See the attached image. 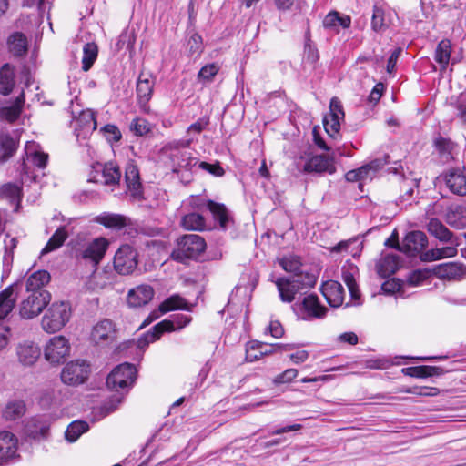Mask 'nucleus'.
Returning <instances> with one entry per match:
<instances>
[{"instance_id":"72a5a7b5","label":"nucleus","mask_w":466,"mask_h":466,"mask_svg":"<svg viewBox=\"0 0 466 466\" xmlns=\"http://www.w3.org/2000/svg\"><path fill=\"white\" fill-rule=\"evenodd\" d=\"M9 51L16 56H22L27 52V39L22 33L12 34L7 41Z\"/></svg>"},{"instance_id":"473e14b6","label":"nucleus","mask_w":466,"mask_h":466,"mask_svg":"<svg viewBox=\"0 0 466 466\" xmlns=\"http://www.w3.org/2000/svg\"><path fill=\"white\" fill-rule=\"evenodd\" d=\"M75 129L81 130L86 134L95 131L96 129V121L94 112L91 110L82 111L75 120Z\"/></svg>"},{"instance_id":"f704fd0d","label":"nucleus","mask_w":466,"mask_h":466,"mask_svg":"<svg viewBox=\"0 0 466 466\" xmlns=\"http://www.w3.org/2000/svg\"><path fill=\"white\" fill-rule=\"evenodd\" d=\"M50 280V275L46 270H38L31 274L26 280V290L33 292L43 291L42 288Z\"/></svg>"},{"instance_id":"864d4df0","label":"nucleus","mask_w":466,"mask_h":466,"mask_svg":"<svg viewBox=\"0 0 466 466\" xmlns=\"http://www.w3.org/2000/svg\"><path fill=\"white\" fill-rule=\"evenodd\" d=\"M187 48L190 56H199L203 51L202 37L198 34H193L187 41Z\"/></svg>"},{"instance_id":"f03ea898","label":"nucleus","mask_w":466,"mask_h":466,"mask_svg":"<svg viewBox=\"0 0 466 466\" xmlns=\"http://www.w3.org/2000/svg\"><path fill=\"white\" fill-rule=\"evenodd\" d=\"M206 249V242L202 237L196 234H187L179 238L171 258L178 262L197 259Z\"/></svg>"},{"instance_id":"774afa93","label":"nucleus","mask_w":466,"mask_h":466,"mask_svg":"<svg viewBox=\"0 0 466 466\" xmlns=\"http://www.w3.org/2000/svg\"><path fill=\"white\" fill-rule=\"evenodd\" d=\"M198 163L197 158L183 155L181 160L177 163V167L174 168V172H178L180 168L191 169L196 165H198Z\"/></svg>"},{"instance_id":"20e7f679","label":"nucleus","mask_w":466,"mask_h":466,"mask_svg":"<svg viewBox=\"0 0 466 466\" xmlns=\"http://www.w3.org/2000/svg\"><path fill=\"white\" fill-rule=\"evenodd\" d=\"M137 379V370L133 364L125 362L117 365L107 376L106 386L119 392L123 390L127 392L135 383Z\"/></svg>"},{"instance_id":"4c0bfd02","label":"nucleus","mask_w":466,"mask_h":466,"mask_svg":"<svg viewBox=\"0 0 466 466\" xmlns=\"http://www.w3.org/2000/svg\"><path fill=\"white\" fill-rule=\"evenodd\" d=\"M0 149L2 155L0 161L5 162L11 157L17 149V141L7 133L0 134Z\"/></svg>"},{"instance_id":"e2e57ef3","label":"nucleus","mask_w":466,"mask_h":466,"mask_svg":"<svg viewBox=\"0 0 466 466\" xmlns=\"http://www.w3.org/2000/svg\"><path fill=\"white\" fill-rule=\"evenodd\" d=\"M198 167L208 171L215 177H222L225 174V171L219 163L209 164L208 162L201 161L198 163Z\"/></svg>"},{"instance_id":"e433bc0d","label":"nucleus","mask_w":466,"mask_h":466,"mask_svg":"<svg viewBox=\"0 0 466 466\" xmlns=\"http://www.w3.org/2000/svg\"><path fill=\"white\" fill-rule=\"evenodd\" d=\"M451 52V44L448 39L441 40L435 50V61L441 66V70H445L450 59Z\"/></svg>"},{"instance_id":"bf43d9fd","label":"nucleus","mask_w":466,"mask_h":466,"mask_svg":"<svg viewBox=\"0 0 466 466\" xmlns=\"http://www.w3.org/2000/svg\"><path fill=\"white\" fill-rule=\"evenodd\" d=\"M431 276V270L424 268V269H417L412 271L409 278L408 281L411 286H418L420 285L423 280L427 279Z\"/></svg>"},{"instance_id":"603ef678","label":"nucleus","mask_w":466,"mask_h":466,"mask_svg":"<svg viewBox=\"0 0 466 466\" xmlns=\"http://www.w3.org/2000/svg\"><path fill=\"white\" fill-rule=\"evenodd\" d=\"M279 265L287 272L297 273L300 269V260L299 257L289 256L279 260Z\"/></svg>"},{"instance_id":"b1692460","label":"nucleus","mask_w":466,"mask_h":466,"mask_svg":"<svg viewBox=\"0 0 466 466\" xmlns=\"http://www.w3.org/2000/svg\"><path fill=\"white\" fill-rule=\"evenodd\" d=\"M25 159L34 166L44 168L46 166L48 156L41 151L40 146L34 141H28L25 147Z\"/></svg>"},{"instance_id":"a19ab883","label":"nucleus","mask_w":466,"mask_h":466,"mask_svg":"<svg viewBox=\"0 0 466 466\" xmlns=\"http://www.w3.org/2000/svg\"><path fill=\"white\" fill-rule=\"evenodd\" d=\"M181 226L187 230L201 231L205 228V218L198 213H189L181 218Z\"/></svg>"},{"instance_id":"a878e982","label":"nucleus","mask_w":466,"mask_h":466,"mask_svg":"<svg viewBox=\"0 0 466 466\" xmlns=\"http://www.w3.org/2000/svg\"><path fill=\"white\" fill-rule=\"evenodd\" d=\"M97 175L94 176L89 180H95L96 182H101L105 185H114L119 182L121 177V173L117 166L113 163L106 164L101 169V174L99 175V171H96Z\"/></svg>"},{"instance_id":"4468645a","label":"nucleus","mask_w":466,"mask_h":466,"mask_svg":"<svg viewBox=\"0 0 466 466\" xmlns=\"http://www.w3.org/2000/svg\"><path fill=\"white\" fill-rule=\"evenodd\" d=\"M154 289L147 284L138 285L131 289L127 296V303L131 308H138L147 305L152 300Z\"/></svg>"},{"instance_id":"a211bd4d","label":"nucleus","mask_w":466,"mask_h":466,"mask_svg":"<svg viewBox=\"0 0 466 466\" xmlns=\"http://www.w3.org/2000/svg\"><path fill=\"white\" fill-rule=\"evenodd\" d=\"M320 290L331 307L337 308L342 305L344 301V289L340 283L335 280H328L322 284Z\"/></svg>"},{"instance_id":"cd10ccee","label":"nucleus","mask_w":466,"mask_h":466,"mask_svg":"<svg viewBox=\"0 0 466 466\" xmlns=\"http://www.w3.org/2000/svg\"><path fill=\"white\" fill-rule=\"evenodd\" d=\"M401 372L405 376L424 379L428 377L441 376L444 373V370L437 366H413L403 368Z\"/></svg>"},{"instance_id":"f3484780","label":"nucleus","mask_w":466,"mask_h":466,"mask_svg":"<svg viewBox=\"0 0 466 466\" xmlns=\"http://www.w3.org/2000/svg\"><path fill=\"white\" fill-rule=\"evenodd\" d=\"M154 88V80L149 74L141 73L137 82V96L140 107L147 109V103L151 99Z\"/></svg>"},{"instance_id":"bb28decb","label":"nucleus","mask_w":466,"mask_h":466,"mask_svg":"<svg viewBox=\"0 0 466 466\" xmlns=\"http://www.w3.org/2000/svg\"><path fill=\"white\" fill-rule=\"evenodd\" d=\"M15 285H10L0 292V319H5L15 308L17 293Z\"/></svg>"},{"instance_id":"ea45409f","label":"nucleus","mask_w":466,"mask_h":466,"mask_svg":"<svg viewBox=\"0 0 466 466\" xmlns=\"http://www.w3.org/2000/svg\"><path fill=\"white\" fill-rule=\"evenodd\" d=\"M176 309H189L186 299L179 295H173L159 305L160 313H167Z\"/></svg>"},{"instance_id":"412c9836","label":"nucleus","mask_w":466,"mask_h":466,"mask_svg":"<svg viewBox=\"0 0 466 466\" xmlns=\"http://www.w3.org/2000/svg\"><path fill=\"white\" fill-rule=\"evenodd\" d=\"M298 280H292L291 278H279L275 281L279 298L283 302L290 303L294 300L299 290Z\"/></svg>"},{"instance_id":"13d9d810","label":"nucleus","mask_w":466,"mask_h":466,"mask_svg":"<svg viewBox=\"0 0 466 466\" xmlns=\"http://www.w3.org/2000/svg\"><path fill=\"white\" fill-rule=\"evenodd\" d=\"M318 49L311 45L310 39L307 38L304 47V61L313 65L319 60Z\"/></svg>"},{"instance_id":"0e129e2a","label":"nucleus","mask_w":466,"mask_h":466,"mask_svg":"<svg viewBox=\"0 0 466 466\" xmlns=\"http://www.w3.org/2000/svg\"><path fill=\"white\" fill-rule=\"evenodd\" d=\"M102 131L104 132L106 139L110 142L114 141H119L121 138V132L115 125H106Z\"/></svg>"},{"instance_id":"a18cd8bd","label":"nucleus","mask_w":466,"mask_h":466,"mask_svg":"<svg viewBox=\"0 0 466 466\" xmlns=\"http://www.w3.org/2000/svg\"><path fill=\"white\" fill-rule=\"evenodd\" d=\"M0 197L9 200L11 203L19 202L21 198V187L16 184L7 183L1 187Z\"/></svg>"},{"instance_id":"4d7b16f0","label":"nucleus","mask_w":466,"mask_h":466,"mask_svg":"<svg viewBox=\"0 0 466 466\" xmlns=\"http://www.w3.org/2000/svg\"><path fill=\"white\" fill-rule=\"evenodd\" d=\"M342 119L340 118H335V117H332L331 116H326L324 117V127H325V130L326 132L330 136V137H334L336 136L339 131V128H340V121Z\"/></svg>"},{"instance_id":"423d86ee","label":"nucleus","mask_w":466,"mask_h":466,"mask_svg":"<svg viewBox=\"0 0 466 466\" xmlns=\"http://www.w3.org/2000/svg\"><path fill=\"white\" fill-rule=\"evenodd\" d=\"M90 373L89 364L85 360H74L68 362L60 374L63 383L69 386H78L83 384Z\"/></svg>"},{"instance_id":"2eb2a0df","label":"nucleus","mask_w":466,"mask_h":466,"mask_svg":"<svg viewBox=\"0 0 466 466\" xmlns=\"http://www.w3.org/2000/svg\"><path fill=\"white\" fill-rule=\"evenodd\" d=\"M18 440L7 431H0V464L6 463L17 456Z\"/></svg>"},{"instance_id":"7c9ffc66","label":"nucleus","mask_w":466,"mask_h":466,"mask_svg":"<svg viewBox=\"0 0 466 466\" xmlns=\"http://www.w3.org/2000/svg\"><path fill=\"white\" fill-rule=\"evenodd\" d=\"M95 221L110 229H121L127 225V218L114 213H103L96 217Z\"/></svg>"},{"instance_id":"ddd939ff","label":"nucleus","mask_w":466,"mask_h":466,"mask_svg":"<svg viewBox=\"0 0 466 466\" xmlns=\"http://www.w3.org/2000/svg\"><path fill=\"white\" fill-rule=\"evenodd\" d=\"M428 245V238L426 234L420 230L409 232L402 240V252L415 256L420 253Z\"/></svg>"},{"instance_id":"39448f33","label":"nucleus","mask_w":466,"mask_h":466,"mask_svg":"<svg viewBox=\"0 0 466 466\" xmlns=\"http://www.w3.org/2000/svg\"><path fill=\"white\" fill-rule=\"evenodd\" d=\"M51 300L47 290L33 292L22 300L19 314L23 319H31L38 316Z\"/></svg>"},{"instance_id":"6e6552de","label":"nucleus","mask_w":466,"mask_h":466,"mask_svg":"<svg viewBox=\"0 0 466 466\" xmlns=\"http://www.w3.org/2000/svg\"><path fill=\"white\" fill-rule=\"evenodd\" d=\"M70 352V344L64 336H55L46 343L44 350L45 359L51 364L62 363Z\"/></svg>"},{"instance_id":"3c124183","label":"nucleus","mask_w":466,"mask_h":466,"mask_svg":"<svg viewBox=\"0 0 466 466\" xmlns=\"http://www.w3.org/2000/svg\"><path fill=\"white\" fill-rule=\"evenodd\" d=\"M130 130L137 136H144L151 131V125L142 117H136L130 123Z\"/></svg>"},{"instance_id":"aec40b11","label":"nucleus","mask_w":466,"mask_h":466,"mask_svg":"<svg viewBox=\"0 0 466 466\" xmlns=\"http://www.w3.org/2000/svg\"><path fill=\"white\" fill-rule=\"evenodd\" d=\"M428 232L442 243L458 242L453 233L438 218H431L427 224Z\"/></svg>"},{"instance_id":"052dcab7","label":"nucleus","mask_w":466,"mask_h":466,"mask_svg":"<svg viewBox=\"0 0 466 466\" xmlns=\"http://www.w3.org/2000/svg\"><path fill=\"white\" fill-rule=\"evenodd\" d=\"M298 376L296 369H287L281 374L273 379V383L276 385L289 383Z\"/></svg>"},{"instance_id":"4be33fe9","label":"nucleus","mask_w":466,"mask_h":466,"mask_svg":"<svg viewBox=\"0 0 466 466\" xmlns=\"http://www.w3.org/2000/svg\"><path fill=\"white\" fill-rule=\"evenodd\" d=\"M450 246L432 248L420 255V258L425 262H431L440 260L442 258H453L457 255V247L460 245L459 242L449 243Z\"/></svg>"},{"instance_id":"5701e85b","label":"nucleus","mask_w":466,"mask_h":466,"mask_svg":"<svg viewBox=\"0 0 466 466\" xmlns=\"http://www.w3.org/2000/svg\"><path fill=\"white\" fill-rule=\"evenodd\" d=\"M446 222L452 228L461 229L466 228V206L451 205L445 215Z\"/></svg>"},{"instance_id":"c9c22d12","label":"nucleus","mask_w":466,"mask_h":466,"mask_svg":"<svg viewBox=\"0 0 466 466\" xmlns=\"http://www.w3.org/2000/svg\"><path fill=\"white\" fill-rule=\"evenodd\" d=\"M24 102V95L22 94L15 99L13 104L10 106H3L0 109V117L8 122L15 121L22 112Z\"/></svg>"},{"instance_id":"f8f14e48","label":"nucleus","mask_w":466,"mask_h":466,"mask_svg":"<svg viewBox=\"0 0 466 466\" xmlns=\"http://www.w3.org/2000/svg\"><path fill=\"white\" fill-rule=\"evenodd\" d=\"M115 324L110 319H103L93 327L90 339L96 345H107L115 340Z\"/></svg>"},{"instance_id":"c756f323","label":"nucleus","mask_w":466,"mask_h":466,"mask_svg":"<svg viewBox=\"0 0 466 466\" xmlns=\"http://www.w3.org/2000/svg\"><path fill=\"white\" fill-rule=\"evenodd\" d=\"M302 307L310 318L321 319L327 313V308L319 303L318 297L314 294L303 299Z\"/></svg>"},{"instance_id":"6e6d98bb","label":"nucleus","mask_w":466,"mask_h":466,"mask_svg":"<svg viewBox=\"0 0 466 466\" xmlns=\"http://www.w3.org/2000/svg\"><path fill=\"white\" fill-rule=\"evenodd\" d=\"M417 187L418 185L414 180L403 179L401 187L402 189L405 190V193L403 195H400L399 198L400 203H410L414 193V188Z\"/></svg>"},{"instance_id":"1a4fd4ad","label":"nucleus","mask_w":466,"mask_h":466,"mask_svg":"<svg viewBox=\"0 0 466 466\" xmlns=\"http://www.w3.org/2000/svg\"><path fill=\"white\" fill-rule=\"evenodd\" d=\"M303 157L296 160V167L299 171L305 173H323L329 172L332 174L335 172V167L332 160L324 155H318L310 157L302 165Z\"/></svg>"},{"instance_id":"58836bf2","label":"nucleus","mask_w":466,"mask_h":466,"mask_svg":"<svg viewBox=\"0 0 466 466\" xmlns=\"http://www.w3.org/2000/svg\"><path fill=\"white\" fill-rule=\"evenodd\" d=\"M208 208L212 213L214 218L219 223L220 228L226 229L229 221L226 207L222 204L216 203L213 200H208Z\"/></svg>"},{"instance_id":"de8ad7c7","label":"nucleus","mask_w":466,"mask_h":466,"mask_svg":"<svg viewBox=\"0 0 466 466\" xmlns=\"http://www.w3.org/2000/svg\"><path fill=\"white\" fill-rule=\"evenodd\" d=\"M371 26L376 32H382L388 27V23L385 19V13L382 8L374 6Z\"/></svg>"},{"instance_id":"9d476101","label":"nucleus","mask_w":466,"mask_h":466,"mask_svg":"<svg viewBox=\"0 0 466 466\" xmlns=\"http://www.w3.org/2000/svg\"><path fill=\"white\" fill-rule=\"evenodd\" d=\"M453 194L466 196V174L460 168H451L439 177Z\"/></svg>"},{"instance_id":"393cba45","label":"nucleus","mask_w":466,"mask_h":466,"mask_svg":"<svg viewBox=\"0 0 466 466\" xmlns=\"http://www.w3.org/2000/svg\"><path fill=\"white\" fill-rule=\"evenodd\" d=\"M400 267V257L395 254L383 256L376 264L378 274L382 278L394 274Z\"/></svg>"},{"instance_id":"338daca9","label":"nucleus","mask_w":466,"mask_h":466,"mask_svg":"<svg viewBox=\"0 0 466 466\" xmlns=\"http://www.w3.org/2000/svg\"><path fill=\"white\" fill-rule=\"evenodd\" d=\"M124 394H117L114 398L104 403L102 410H105L106 415L116 410L118 405L122 402Z\"/></svg>"},{"instance_id":"f257e3e1","label":"nucleus","mask_w":466,"mask_h":466,"mask_svg":"<svg viewBox=\"0 0 466 466\" xmlns=\"http://www.w3.org/2000/svg\"><path fill=\"white\" fill-rule=\"evenodd\" d=\"M108 247L109 241L103 237L78 243L74 249L75 258L77 261H84L86 264H90L92 268H96L104 258Z\"/></svg>"},{"instance_id":"6ab92c4d","label":"nucleus","mask_w":466,"mask_h":466,"mask_svg":"<svg viewBox=\"0 0 466 466\" xmlns=\"http://www.w3.org/2000/svg\"><path fill=\"white\" fill-rule=\"evenodd\" d=\"M18 360L24 366L34 365L41 355L40 348L32 341H24L16 348Z\"/></svg>"},{"instance_id":"0eeeda50","label":"nucleus","mask_w":466,"mask_h":466,"mask_svg":"<svg viewBox=\"0 0 466 466\" xmlns=\"http://www.w3.org/2000/svg\"><path fill=\"white\" fill-rule=\"evenodd\" d=\"M137 267V252L130 245H122L115 254L114 268L120 275H129Z\"/></svg>"},{"instance_id":"dca6fc26","label":"nucleus","mask_w":466,"mask_h":466,"mask_svg":"<svg viewBox=\"0 0 466 466\" xmlns=\"http://www.w3.org/2000/svg\"><path fill=\"white\" fill-rule=\"evenodd\" d=\"M125 179L127 184V194H128L134 200L143 199L142 185L137 166L132 163L127 166Z\"/></svg>"},{"instance_id":"69168bd1","label":"nucleus","mask_w":466,"mask_h":466,"mask_svg":"<svg viewBox=\"0 0 466 466\" xmlns=\"http://www.w3.org/2000/svg\"><path fill=\"white\" fill-rule=\"evenodd\" d=\"M434 145L441 154H446L447 157L451 154L453 147V144L450 140L441 137L435 139Z\"/></svg>"},{"instance_id":"09e8293b","label":"nucleus","mask_w":466,"mask_h":466,"mask_svg":"<svg viewBox=\"0 0 466 466\" xmlns=\"http://www.w3.org/2000/svg\"><path fill=\"white\" fill-rule=\"evenodd\" d=\"M219 66L216 63L208 64L201 67L198 74V79L202 83H210L218 73Z\"/></svg>"},{"instance_id":"49530a36","label":"nucleus","mask_w":466,"mask_h":466,"mask_svg":"<svg viewBox=\"0 0 466 466\" xmlns=\"http://www.w3.org/2000/svg\"><path fill=\"white\" fill-rule=\"evenodd\" d=\"M25 411V405L23 401H14L9 403L4 411L6 420H15L21 417Z\"/></svg>"},{"instance_id":"2f4dec72","label":"nucleus","mask_w":466,"mask_h":466,"mask_svg":"<svg viewBox=\"0 0 466 466\" xmlns=\"http://www.w3.org/2000/svg\"><path fill=\"white\" fill-rule=\"evenodd\" d=\"M15 70L8 65H4L0 69V93L9 95L15 86Z\"/></svg>"},{"instance_id":"37998d69","label":"nucleus","mask_w":466,"mask_h":466,"mask_svg":"<svg viewBox=\"0 0 466 466\" xmlns=\"http://www.w3.org/2000/svg\"><path fill=\"white\" fill-rule=\"evenodd\" d=\"M97 46L93 43H86L83 47L82 68L88 71L97 57Z\"/></svg>"},{"instance_id":"9b49d317","label":"nucleus","mask_w":466,"mask_h":466,"mask_svg":"<svg viewBox=\"0 0 466 466\" xmlns=\"http://www.w3.org/2000/svg\"><path fill=\"white\" fill-rule=\"evenodd\" d=\"M440 279L460 281L466 276V266L460 262H449L437 265L432 270Z\"/></svg>"},{"instance_id":"79ce46f5","label":"nucleus","mask_w":466,"mask_h":466,"mask_svg":"<svg viewBox=\"0 0 466 466\" xmlns=\"http://www.w3.org/2000/svg\"><path fill=\"white\" fill-rule=\"evenodd\" d=\"M174 329L173 322L165 319L155 325L151 330L145 335L146 343H152L158 339L165 331H171Z\"/></svg>"},{"instance_id":"c85d7f7f","label":"nucleus","mask_w":466,"mask_h":466,"mask_svg":"<svg viewBox=\"0 0 466 466\" xmlns=\"http://www.w3.org/2000/svg\"><path fill=\"white\" fill-rule=\"evenodd\" d=\"M69 234L70 233L66 226L59 227L41 250V256H44L61 248L65 241L68 238Z\"/></svg>"},{"instance_id":"c03bdc74","label":"nucleus","mask_w":466,"mask_h":466,"mask_svg":"<svg viewBox=\"0 0 466 466\" xmlns=\"http://www.w3.org/2000/svg\"><path fill=\"white\" fill-rule=\"evenodd\" d=\"M88 431V424L85 421H74L67 427L65 436L70 441H76L81 434Z\"/></svg>"},{"instance_id":"8fccbe9b","label":"nucleus","mask_w":466,"mask_h":466,"mask_svg":"<svg viewBox=\"0 0 466 466\" xmlns=\"http://www.w3.org/2000/svg\"><path fill=\"white\" fill-rule=\"evenodd\" d=\"M281 346L270 344L267 345L266 348H261L258 350L257 352H252L251 350H247L246 352V360L249 362L256 361L262 358L263 356L270 355L278 350V349H280Z\"/></svg>"},{"instance_id":"680f3d73","label":"nucleus","mask_w":466,"mask_h":466,"mask_svg":"<svg viewBox=\"0 0 466 466\" xmlns=\"http://www.w3.org/2000/svg\"><path fill=\"white\" fill-rule=\"evenodd\" d=\"M329 116L335 118L344 119L345 114L341 102L337 97H332L329 103Z\"/></svg>"},{"instance_id":"5fc2aeb1","label":"nucleus","mask_w":466,"mask_h":466,"mask_svg":"<svg viewBox=\"0 0 466 466\" xmlns=\"http://www.w3.org/2000/svg\"><path fill=\"white\" fill-rule=\"evenodd\" d=\"M292 280H298L299 283V290L300 291L301 289H305V288H310V287H313L316 283V278L314 275L312 274H309V273H305V274H302V273H296L292 278H291Z\"/></svg>"},{"instance_id":"7ed1b4c3","label":"nucleus","mask_w":466,"mask_h":466,"mask_svg":"<svg viewBox=\"0 0 466 466\" xmlns=\"http://www.w3.org/2000/svg\"><path fill=\"white\" fill-rule=\"evenodd\" d=\"M71 318V307L68 303L54 302L42 317V329L47 333L62 329Z\"/></svg>"}]
</instances>
